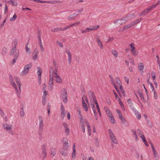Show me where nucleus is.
<instances>
[{
    "instance_id": "nucleus-1",
    "label": "nucleus",
    "mask_w": 160,
    "mask_h": 160,
    "mask_svg": "<svg viewBox=\"0 0 160 160\" xmlns=\"http://www.w3.org/2000/svg\"><path fill=\"white\" fill-rule=\"evenodd\" d=\"M14 79L16 82L18 86L19 89L17 88V85L14 82L13 79L11 76L10 78L9 81L11 85L15 88L16 93L17 96L19 98H20V94L21 93V84L20 82V80L19 78L15 76L14 77Z\"/></svg>"
},
{
    "instance_id": "nucleus-2",
    "label": "nucleus",
    "mask_w": 160,
    "mask_h": 160,
    "mask_svg": "<svg viewBox=\"0 0 160 160\" xmlns=\"http://www.w3.org/2000/svg\"><path fill=\"white\" fill-rule=\"evenodd\" d=\"M18 42L17 40L14 41L13 42V44H14L10 52V54L11 55L14 56L12 60V63L14 64L16 60L18 58L19 55V50L16 49V45Z\"/></svg>"
},
{
    "instance_id": "nucleus-3",
    "label": "nucleus",
    "mask_w": 160,
    "mask_h": 160,
    "mask_svg": "<svg viewBox=\"0 0 160 160\" xmlns=\"http://www.w3.org/2000/svg\"><path fill=\"white\" fill-rule=\"evenodd\" d=\"M2 127L4 130L7 132L13 134V125L11 124L4 123L2 124Z\"/></svg>"
},
{
    "instance_id": "nucleus-4",
    "label": "nucleus",
    "mask_w": 160,
    "mask_h": 160,
    "mask_svg": "<svg viewBox=\"0 0 160 160\" xmlns=\"http://www.w3.org/2000/svg\"><path fill=\"white\" fill-rule=\"evenodd\" d=\"M89 97L90 100L91 106L92 108L94 107V104L96 105L98 103L94 93L92 92H89Z\"/></svg>"
},
{
    "instance_id": "nucleus-5",
    "label": "nucleus",
    "mask_w": 160,
    "mask_h": 160,
    "mask_svg": "<svg viewBox=\"0 0 160 160\" xmlns=\"http://www.w3.org/2000/svg\"><path fill=\"white\" fill-rule=\"evenodd\" d=\"M58 74V68L55 67L54 68L52 66H51L49 69V77L53 78Z\"/></svg>"
},
{
    "instance_id": "nucleus-6",
    "label": "nucleus",
    "mask_w": 160,
    "mask_h": 160,
    "mask_svg": "<svg viewBox=\"0 0 160 160\" xmlns=\"http://www.w3.org/2000/svg\"><path fill=\"white\" fill-rule=\"evenodd\" d=\"M108 131L110 138L112 142L116 144H118V141L112 131L110 129H109Z\"/></svg>"
},
{
    "instance_id": "nucleus-7",
    "label": "nucleus",
    "mask_w": 160,
    "mask_h": 160,
    "mask_svg": "<svg viewBox=\"0 0 160 160\" xmlns=\"http://www.w3.org/2000/svg\"><path fill=\"white\" fill-rule=\"evenodd\" d=\"M61 98L63 100L64 103H66L67 102V93L66 90L63 89L62 90Z\"/></svg>"
},
{
    "instance_id": "nucleus-8",
    "label": "nucleus",
    "mask_w": 160,
    "mask_h": 160,
    "mask_svg": "<svg viewBox=\"0 0 160 160\" xmlns=\"http://www.w3.org/2000/svg\"><path fill=\"white\" fill-rule=\"evenodd\" d=\"M135 16V14L133 13L127 15L126 16L122 18V20H125L126 21H128L130 20L131 19L133 18Z\"/></svg>"
},
{
    "instance_id": "nucleus-9",
    "label": "nucleus",
    "mask_w": 160,
    "mask_h": 160,
    "mask_svg": "<svg viewBox=\"0 0 160 160\" xmlns=\"http://www.w3.org/2000/svg\"><path fill=\"white\" fill-rule=\"evenodd\" d=\"M145 65L144 63L140 62L139 63L138 66V68L139 72L141 74H142L143 73V70L144 69Z\"/></svg>"
},
{
    "instance_id": "nucleus-10",
    "label": "nucleus",
    "mask_w": 160,
    "mask_h": 160,
    "mask_svg": "<svg viewBox=\"0 0 160 160\" xmlns=\"http://www.w3.org/2000/svg\"><path fill=\"white\" fill-rule=\"evenodd\" d=\"M60 110L61 111V117L62 118V119H63L65 116V111L64 108L62 103H61Z\"/></svg>"
},
{
    "instance_id": "nucleus-11",
    "label": "nucleus",
    "mask_w": 160,
    "mask_h": 160,
    "mask_svg": "<svg viewBox=\"0 0 160 160\" xmlns=\"http://www.w3.org/2000/svg\"><path fill=\"white\" fill-rule=\"evenodd\" d=\"M99 27L100 26L98 25L91 26L90 27L87 28V30L88 32L95 31L97 30Z\"/></svg>"
},
{
    "instance_id": "nucleus-12",
    "label": "nucleus",
    "mask_w": 160,
    "mask_h": 160,
    "mask_svg": "<svg viewBox=\"0 0 160 160\" xmlns=\"http://www.w3.org/2000/svg\"><path fill=\"white\" fill-rule=\"evenodd\" d=\"M65 52L68 54V62L69 64H71L72 61V54L70 51L67 49L65 51Z\"/></svg>"
},
{
    "instance_id": "nucleus-13",
    "label": "nucleus",
    "mask_w": 160,
    "mask_h": 160,
    "mask_svg": "<svg viewBox=\"0 0 160 160\" xmlns=\"http://www.w3.org/2000/svg\"><path fill=\"white\" fill-rule=\"evenodd\" d=\"M55 81L59 84H61L62 82V80L61 77L58 74L54 77Z\"/></svg>"
},
{
    "instance_id": "nucleus-14",
    "label": "nucleus",
    "mask_w": 160,
    "mask_h": 160,
    "mask_svg": "<svg viewBox=\"0 0 160 160\" xmlns=\"http://www.w3.org/2000/svg\"><path fill=\"white\" fill-rule=\"evenodd\" d=\"M68 148L65 147L62 148L60 149V152L63 156H66L68 154L67 150Z\"/></svg>"
},
{
    "instance_id": "nucleus-15",
    "label": "nucleus",
    "mask_w": 160,
    "mask_h": 160,
    "mask_svg": "<svg viewBox=\"0 0 160 160\" xmlns=\"http://www.w3.org/2000/svg\"><path fill=\"white\" fill-rule=\"evenodd\" d=\"M97 43L99 47L100 48V49H103L104 47L102 44V42L100 40V38H97Z\"/></svg>"
},
{
    "instance_id": "nucleus-16",
    "label": "nucleus",
    "mask_w": 160,
    "mask_h": 160,
    "mask_svg": "<svg viewBox=\"0 0 160 160\" xmlns=\"http://www.w3.org/2000/svg\"><path fill=\"white\" fill-rule=\"evenodd\" d=\"M133 25L132 23L131 22L130 24H128L127 25H125L122 28V30H121V31H123L124 30H126L128 29L132 28L133 27Z\"/></svg>"
},
{
    "instance_id": "nucleus-17",
    "label": "nucleus",
    "mask_w": 160,
    "mask_h": 160,
    "mask_svg": "<svg viewBox=\"0 0 160 160\" xmlns=\"http://www.w3.org/2000/svg\"><path fill=\"white\" fill-rule=\"evenodd\" d=\"M38 53V49L37 48H36L32 53V58L34 60H35L37 59Z\"/></svg>"
},
{
    "instance_id": "nucleus-18",
    "label": "nucleus",
    "mask_w": 160,
    "mask_h": 160,
    "mask_svg": "<svg viewBox=\"0 0 160 160\" xmlns=\"http://www.w3.org/2000/svg\"><path fill=\"white\" fill-rule=\"evenodd\" d=\"M42 154L43 156V158H45L46 157V147L44 145L42 146Z\"/></svg>"
},
{
    "instance_id": "nucleus-19",
    "label": "nucleus",
    "mask_w": 160,
    "mask_h": 160,
    "mask_svg": "<svg viewBox=\"0 0 160 160\" xmlns=\"http://www.w3.org/2000/svg\"><path fill=\"white\" fill-rule=\"evenodd\" d=\"M72 157L73 159H75L76 158V150L75 148V143L73 144L72 148Z\"/></svg>"
},
{
    "instance_id": "nucleus-20",
    "label": "nucleus",
    "mask_w": 160,
    "mask_h": 160,
    "mask_svg": "<svg viewBox=\"0 0 160 160\" xmlns=\"http://www.w3.org/2000/svg\"><path fill=\"white\" fill-rule=\"evenodd\" d=\"M132 110L134 112L137 118L138 119H140L141 118V114L135 108H132Z\"/></svg>"
},
{
    "instance_id": "nucleus-21",
    "label": "nucleus",
    "mask_w": 160,
    "mask_h": 160,
    "mask_svg": "<svg viewBox=\"0 0 160 160\" xmlns=\"http://www.w3.org/2000/svg\"><path fill=\"white\" fill-rule=\"evenodd\" d=\"M68 139L67 138H63V146L64 147H65L66 148H68Z\"/></svg>"
},
{
    "instance_id": "nucleus-22",
    "label": "nucleus",
    "mask_w": 160,
    "mask_h": 160,
    "mask_svg": "<svg viewBox=\"0 0 160 160\" xmlns=\"http://www.w3.org/2000/svg\"><path fill=\"white\" fill-rule=\"evenodd\" d=\"M38 41L39 42L40 47L41 51L42 52H43L44 51V49L42 45V42L41 38L40 35H39V36H38Z\"/></svg>"
},
{
    "instance_id": "nucleus-23",
    "label": "nucleus",
    "mask_w": 160,
    "mask_h": 160,
    "mask_svg": "<svg viewBox=\"0 0 160 160\" xmlns=\"http://www.w3.org/2000/svg\"><path fill=\"white\" fill-rule=\"evenodd\" d=\"M82 106L83 109L86 112H87L88 110V108L87 104L85 102L84 98H82Z\"/></svg>"
},
{
    "instance_id": "nucleus-24",
    "label": "nucleus",
    "mask_w": 160,
    "mask_h": 160,
    "mask_svg": "<svg viewBox=\"0 0 160 160\" xmlns=\"http://www.w3.org/2000/svg\"><path fill=\"white\" fill-rule=\"evenodd\" d=\"M53 78L52 77H49V81L48 82V85L50 87L52 88L53 86Z\"/></svg>"
},
{
    "instance_id": "nucleus-25",
    "label": "nucleus",
    "mask_w": 160,
    "mask_h": 160,
    "mask_svg": "<svg viewBox=\"0 0 160 160\" xmlns=\"http://www.w3.org/2000/svg\"><path fill=\"white\" fill-rule=\"evenodd\" d=\"M109 77L110 78L111 81L112 82V83L113 84V86L114 87V88H115L117 92L118 91V89L117 87L116 83L115 82L113 79L112 77L110 75L109 76Z\"/></svg>"
},
{
    "instance_id": "nucleus-26",
    "label": "nucleus",
    "mask_w": 160,
    "mask_h": 160,
    "mask_svg": "<svg viewBox=\"0 0 160 160\" xmlns=\"http://www.w3.org/2000/svg\"><path fill=\"white\" fill-rule=\"evenodd\" d=\"M109 77L110 78L111 81L112 82V83L113 84V86L114 87V88H115L117 92L118 91V89L117 87L116 83L115 82L113 79L112 77L110 75L109 76Z\"/></svg>"
},
{
    "instance_id": "nucleus-27",
    "label": "nucleus",
    "mask_w": 160,
    "mask_h": 160,
    "mask_svg": "<svg viewBox=\"0 0 160 160\" xmlns=\"http://www.w3.org/2000/svg\"><path fill=\"white\" fill-rule=\"evenodd\" d=\"M78 15L79 14H76V13H74L73 15L71 14L70 16L68 17L67 18L68 20L69 21H72L73 20H74L75 19V18L74 17V15Z\"/></svg>"
},
{
    "instance_id": "nucleus-28",
    "label": "nucleus",
    "mask_w": 160,
    "mask_h": 160,
    "mask_svg": "<svg viewBox=\"0 0 160 160\" xmlns=\"http://www.w3.org/2000/svg\"><path fill=\"white\" fill-rule=\"evenodd\" d=\"M29 71L27 69H25L24 68L23 70L21 72L20 75L22 76H24L26 75L28 72Z\"/></svg>"
},
{
    "instance_id": "nucleus-29",
    "label": "nucleus",
    "mask_w": 160,
    "mask_h": 160,
    "mask_svg": "<svg viewBox=\"0 0 160 160\" xmlns=\"http://www.w3.org/2000/svg\"><path fill=\"white\" fill-rule=\"evenodd\" d=\"M8 3L9 4H12L13 6H17L18 5L17 2L14 0H10L8 1Z\"/></svg>"
},
{
    "instance_id": "nucleus-30",
    "label": "nucleus",
    "mask_w": 160,
    "mask_h": 160,
    "mask_svg": "<svg viewBox=\"0 0 160 160\" xmlns=\"http://www.w3.org/2000/svg\"><path fill=\"white\" fill-rule=\"evenodd\" d=\"M51 31L53 32H57L60 31H62V28H52L51 30Z\"/></svg>"
},
{
    "instance_id": "nucleus-31",
    "label": "nucleus",
    "mask_w": 160,
    "mask_h": 160,
    "mask_svg": "<svg viewBox=\"0 0 160 160\" xmlns=\"http://www.w3.org/2000/svg\"><path fill=\"white\" fill-rule=\"evenodd\" d=\"M111 53L115 58H117L118 57V52L115 50H111Z\"/></svg>"
},
{
    "instance_id": "nucleus-32",
    "label": "nucleus",
    "mask_w": 160,
    "mask_h": 160,
    "mask_svg": "<svg viewBox=\"0 0 160 160\" xmlns=\"http://www.w3.org/2000/svg\"><path fill=\"white\" fill-rule=\"evenodd\" d=\"M62 2L60 1H48L47 3L51 4H56L57 3H61Z\"/></svg>"
},
{
    "instance_id": "nucleus-33",
    "label": "nucleus",
    "mask_w": 160,
    "mask_h": 160,
    "mask_svg": "<svg viewBox=\"0 0 160 160\" xmlns=\"http://www.w3.org/2000/svg\"><path fill=\"white\" fill-rule=\"evenodd\" d=\"M37 74L38 75V77H41V73L42 72V70L41 68L39 67H37Z\"/></svg>"
},
{
    "instance_id": "nucleus-34",
    "label": "nucleus",
    "mask_w": 160,
    "mask_h": 160,
    "mask_svg": "<svg viewBox=\"0 0 160 160\" xmlns=\"http://www.w3.org/2000/svg\"><path fill=\"white\" fill-rule=\"evenodd\" d=\"M155 6H154L152 5V6H149V7L146 9L145 10L148 13L149 12L152 11V10L153 8H155Z\"/></svg>"
},
{
    "instance_id": "nucleus-35",
    "label": "nucleus",
    "mask_w": 160,
    "mask_h": 160,
    "mask_svg": "<svg viewBox=\"0 0 160 160\" xmlns=\"http://www.w3.org/2000/svg\"><path fill=\"white\" fill-rule=\"evenodd\" d=\"M32 66V63H30L29 64L25 65L24 67V68L29 71V69L31 68Z\"/></svg>"
},
{
    "instance_id": "nucleus-36",
    "label": "nucleus",
    "mask_w": 160,
    "mask_h": 160,
    "mask_svg": "<svg viewBox=\"0 0 160 160\" xmlns=\"http://www.w3.org/2000/svg\"><path fill=\"white\" fill-rule=\"evenodd\" d=\"M142 20V18H139L138 19L136 20L134 22H132V23L133 25L134 26L135 25L137 24L139 22H141Z\"/></svg>"
},
{
    "instance_id": "nucleus-37",
    "label": "nucleus",
    "mask_w": 160,
    "mask_h": 160,
    "mask_svg": "<svg viewBox=\"0 0 160 160\" xmlns=\"http://www.w3.org/2000/svg\"><path fill=\"white\" fill-rule=\"evenodd\" d=\"M80 23V22L79 21H76L75 22L73 23H72L70 25V26L71 27H73L74 26H77Z\"/></svg>"
},
{
    "instance_id": "nucleus-38",
    "label": "nucleus",
    "mask_w": 160,
    "mask_h": 160,
    "mask_svg": "<svg viewBox=\"0 0 160 160\" xmlns=\"http://www.w3.org/2000/svg\"><path fill=\"white\" fill-rule=\"evenodd\" d=\"M138 93L139 96L141 98V99H142L143 101H145V98L143 95H142V92H141L139 91L138 92Z\"/></svg>"
},
{
    "instance_id": "nucleus-39",
    "label": "nucleus",
    "mask_w": 160,
    "mask_h": 160,
    "mask_svg": "<svg viewBox=\"0 0 160 160\" xmlns=\"http://www.w3.org/2000/svg\"><path fill=\"white\" fill-rule=\"evenodd\" d=\"M20 115L21 117H22L25 115V112L23 108H22L20 112Z\"/></svg>"
},
{
    "instance_id": "nucleus-40",
    "label": "nucleus",
    "mask_w": 160,
    "mask_h": 160,
    "mask_svg": "<svg viewBox=\"0 0 160 160\" xmlns=\"http://www.w3.org/2000/svg\"><path fill=\"white\" fill-rule=\"evenodd\" d=\"M43 123H39V130L40 131H42L43 129Z\"/></svg>"
},
{
    "instance_id": "nucleus-41",
    "label": "nucleus",
    "mask_w": 160,
    "mask_h": 160,
    "mask_svg": "<svg viewBox=\"0 0 160 160\" xmlns=\"http://www.w3.org/2000/svg\"><path fill=\"white\" fill-rule=\"evenodd\" d=\"M115 80L116 81V82L118 86H120H120H122L121 85V81L118 77L116 78Z\"/></svg>"
},
{
    "instance_id": "nucleus-42",
    "label": "nucleus",
    "mask_w": 160,
    "mask_h": 160,
    "mask_svg": "<svg viewBox=\"0 0 160 160\" xmlns=\"http://www.w3.org/2000/svg\"><path fill=\"white\" fill-rule=\"evenodd\" d=\"M132 54L134 56H137L138 54V52H137V51L136 50V49H134V50H131V51Z\"/></svg>"
},
{
    "instance_id": "nucleus-43",
    "label": "nucleus",
    "mask_w": 160,
    "mask_h": 160,
    "mask_svg": "<svg viewBox=\"0 0 160 160\" xmlns=\"http://www.w3.org/2000/svg\"><path fill=\"white\" fill-rule=\"evenodd\" d=\"M17 18V15L16 14H15L13 15V17L10 18V21L11 22H12L13 21H14Z\"/></svg>"
},
{
    "instance_id": "nucleus-44",
    "label": "nucleus",
    "mask_w": 160,
    "mask_h": 160,
    "mask_svg": "<svg viewBox=\"0 0 160 160\" xmlns=\"http://www.w3.org/2000/svg\"><path fill=\"white\" fill-rule=\"evenodd\" d=\"M42 91L44 93L42 97V98L45 99L46 98V97L47 96V95L48 93V92L47 91H46V90H42Z\"/></svg>"
},
{
    "instance_id": "nucleus-45",
    "label": "nucleus",
    "mask_w": 160,
    "mask_h": 160,
    "mask_svg": "<svg viewBox=\"0 0 160 160\" xmlns=\"http://www.w3.org/2000/svg\"><path fill=\"white\" fill-rule=\"evenodd\" d=\"M56 150L55 148H52L51 151V155L52 156H54L56 154Z\"/></svg>"
},
{
    "instance_id": "nucleus-46",
    "label": "nucleus",
    "mask_w": 160,
    "mask_h": 160,
    "mask_svg": "<svg viewBox=\"0 0 160 160\" xmlns=\"http://www.w3.org/2000/svg\"><path fill=\"white\" fill-rule=\"evenodd\" d=\"M85 123L87 126L88 132L91 131V129L90 128V125H89V122L87 121H85Z\"/></svg>"
},
{
    "instance_id": "nucleus-47",
    "label": "nucleus",
    "mask_w": 160,
    "mask_h": 160,
    "mask_svg": "<svg viewBox=\"0 0 160 160\" xmlns=\"http://www.w3.org/2000/svg\"><path fill=\"white\" fill-rule=\"evenodd\" d=\"M38 118L39 123H43V119L42 117L41 116V115L38 116Z\"/></svg>"
},
{
    "instance_id": "nucleus-48",
    "label": "nucleus",
    "mask_w": 160,
    "mask_h": 160,
    "mask_svg": "<svg viewBox=\"0 0 160 160\" xmlns=\"http://www.w3.org/2000/svg\"><path fill=\"white\" fill-rule=\"evenodd\" d=\"M120 89L121 92L123 95L125 97V93L122 86H120Z\"/></svg>"
},
{
    "instance_id": "nucleus-49",
    "label": "nucleus",
    "mask_w": 160,
    "mask_h": 160,
    "mask_svg": "<svg viewBox=\"0 0 160 160\" xmlns=\"http://www.w3.org/2000/svg\"><path fill=\"white\" fill-rule=\"evenodd\" d=\"M137 133L140 137L142 135H143V133L141 130L138 129L137 130Z\"/></svg>"
},
{
    "instance_id": "nucleus-50",
    "label": "nucleus",
    "mask_w": 160,
    "mask_h": 160,
    "mask_svg": "<svg viewBox=\"0 0 160 160\" xmlns=\"http://www.w3.org/2000/svg\"><path fill=\"white\" fill-rule=\"evenodd\" d=\"M122 20V19H119L117 20H115L114 22V23L115 24H116L118 23V22H120V25H121L122 24V22H121V21Z\"/></svg>"
},
{
    "instance_id": "nucleus-51",
    "label": "nucleus",
    "mask_w": 160,
    "mask_h": 160,
    "mask_svg": "<svg viewBox=\"0 0 160 160\" xmlns=\"http://www.w3.org/2000/svg\"><path fill=\"white\" fill-rule=\"evenodd\" d=\"M130 46L131 47V50H134L135 49V44L134 43H131Z\"/></svg>"
},
{
    "instance_id": "nucleus-52",
    "label": "nucleus",
    "mask_w": 160,
    "mask_h": 160,
    "mask_svg": "<svg viewBox=\"0 0 160 160\" xmlns=\"http://www.w3.org/2000/svg\"><path fill=\"white\" fill-rule=\"evenodd\" d=\"M118 99V101L119 103V104H120V105L121 106L122 108H123V109H124V110H125V109H124V106H123V104H122V103L121 101V100L119 98H118V99Z\"/></svg>"
},
{
    "instance_id": "nucleus-53",
    "label": "nucleus",
    "mask_w": 160,
    "mask_h": 160,
    "mask_svg": "<svg viewBox=\"0 0 160 160\" xmlns=\"http://www.w3.org/2000/svg\"><path fill=\"white\" fill-rule=\"evenodd\" d=\"M110 118V121L112 124H114L115 122V120L113 118V116L111 117H109Z\"/></svg>"
},
{
    "instance_id": "nucleus-54",
    "label": "nucleus",
    "mask_w": 160,
    "mask_h": 160,
    "mask_svg": "<svg viewBox=\"0 0 160 160\" xmlns=\"http://www.w3.org/2000/svg\"><path fill=\"white\" fill-rule=\"evenodd\" d=\"M141 139H142V141L143 142H146V140L144 136L143 135H142L140 136Z\"/></svg>"
},
{
    "instance_id": "nucleus-55",
    "label": "nucleus",
    "mask_w": 160,
    "mask_h": 160,
    "mask_svg": "<svg viewBox=\"0 0 160 160\" xmlns=\"http://www.w3.org/2000/svg\"><path fill=\"white\" fill-rule=\"evenodd\" d=\"M128 103L129 104L130 106H132L133 105L132 101L131 99H128L127 100Z\"/></svg>"
},
{
    "instance_id": "nucleus-56",
    "label": "nucleus",
    "mask_w": 160,
    "mask_h": 160,
    "mask_svg": "<svg viewBox=\"0 0 160 160\" xmlns=\"http://www.w3.org/2000/svg\"><path fill=\"white\" fill-rule=\"evenodd\" d=\"M79 118L80 119V122L81 123L83 124V118L82 116H79Z\"/></svg>"
},
{
    "instance_id": "nucleus-57",
    "label": "nucleus",
    "mask_w": 160,
    "mask_h": 160,
    "mask_svg": "<svg viewBox=\"0 0 160 160\" xmlns=\"http://www.w3.org/2000/svg\"><path fill=\"white\" fill-rule=\"evenodd\" d=\"M154 91L153 93H154V98L155 99H157L158 98V95L157 93L154 90L153 91Z\"/></svg>"
},
{
    "instance_id": "nucleus-58",
    "label": "nucleus",
    "mask_w": 160,
    "mask_h": 160,
    "mask_svg": "<svg viewBox=\"0 0 160 160\" xmlns=\"http://www.w3.org/2000/svg\"><path fill=\"white\" fill-rule=\"evenodd\" d=\"M108 116L109 117H112L113 116L112 114L111 113V112L110 111H109V112H106Z\"/></svg>"
},
{
    "instance_id": "nucleus-59",
    "label": "nucleus",
    "mask_w": 160,
    "mask_h": 160,
    "mask_svg": "<svg viewBox=\"0 0 160 160\" xmlns=\"http://www.w3.org/2000/svg\"><path fill=\"white\" fill-rule=\"evenodd\" d=\"M8 11V7L7 6V4H6L5 5V8H4V13L5 14H6L7 13Z\"/></svg>"
},
{
    "instance_id": "nucleus-60",
    "label": "nucleus",
    "mask_w": 160,
    "mask_h": 160,
    "mask_svg": "<svg viewBox=\"0 0 160 160\" xmlns=\"http://www.w3.org/2000/svg\"><path fill=\"white\" fill-rule=\"evenodd\" d=\"M70 27H71V26H70V25L66 26L64 28H62V31L67 30Z\"/></svg>"
},
{
    "instance_id": "nucleus-61",
    "label": "nucleus",
    "mask_w": 160,
    "mask_h": 160,
    "mask_svg": "<svg viewBox=\"0 0 160 160\" xmlns=\"http://www.w3.org/2000/svg\"><path fill=\"white\" fill-rule=\"evenodd\" d=\"M65 133L67 135H68L69 133V130L68 127L65 128Z\"/></svg>"
},
{
    "instance_id": "nucleus-62",
    "label": "nucleus",
    "mask_w": 160,
    "mask_h": 160,
    "mask_svg": "<svg viewBox=\"0 0 160 160\" xmlns=\"http://www.w3.org/2000/svg\"><path fill=\"white\" fill-rule=\"evenodd\" d=\"M151 75L153 80H155L156 78V76L155 72H152L151 73Z\"/></svg>"
},
{
    "instance_id": "nucleus-63",
    "label": "nucleus",
    "mask_w": 160,
    "mask_h": 160,
    "mask_svg": "<svg viewBox=\"0 0 160 160\" xmlns=\"http://www.w3.org/2000/svg\"><path fill=\"white\" fill-rule=\"evenodd\" d=\"M130 61V62L132 63V64L133 65H135V63L134 62V60L132 58H130L129 59Z\"/></svg>"
},
{
    "instance_id": "nucleus-64",
    "label": "nucleus",
    "mask_w": 160,
    "mask_h": 160,
    "mask_svg": "<svg viewBox=\"0 0 160 160\" xmlns=\"http://www.w3.org/2000/svg\"><path fill=\"white\" fill-rule=\"evenodd\" d=\"M160 4V0H158V1L156 2V4L153 5V6H155V8L158 5Z\"/></svg>"
}]
</instances>
